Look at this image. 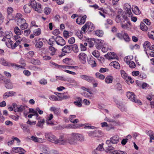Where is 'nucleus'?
Here are the masks:
<instances>
[{
  "mask_svg": "<svg viewBox=\"0 0 154 154\" xmlns=\"http://www.w3.org/2000/svg\"><path fill=\"white\" fill-rule=\"evenodd\" d=\"M83 32L82 31L76 30L75 31V34L80 39H81L83 37L82 33Z\"/></svg>",
  "mask_w": 154,
  "mask_h": 154,
  "instance_id": "obj_26",
  "label": "nucleus"
},
{
  "mask_svg": "<svg viewBox=\"0 0 154 154\" xmlns=\"http://www.w3.org/2000/svg\"><path fill=\"white\" fill-rule=\"evenodd\" d=\"M94 42L95 47L98 49H101L104 44L106 43H104L103 40L97 39H95Z\"/></svg>",
  "mask_w": 154,
  "mask_h": 154,
  "instance_id": "obj_7",
  "label": "nucleus"
},
{
  "mask_svg": "<svg viewBox=\"0 0 154 154\" xmlns=\"http://www.w3.org/2000/svg\"><path fill=\"white\" fill-rule=\"evenodd\" d=\"M86 17L87 16L86 15H84L82 17L79 16L76 19V22L78 24L82 25L86 21Z\"/></svg>",
  "mask_w": 154,
  "mask_h": 154,
  "instance_id": "obj_10",
  "label": "nucleus"
},
{
  "mask_svg": "<svg viewBox=\"0 0 154 154\" xmlns=\"http://www.w3.org/2000/svg\"><path fill=\"white\" fill-rule=\"evenodd\" d=\"M131 101L132 102H134L135 103H137L139 104V105H141L142 104L140 100H136V98L134 99L131 98Z\"/></svg>",
  "mask_w": 154,
  "mask_h": 154,
  "instance_id": "obj_62",
  "label": "nucleus"
},
{
  "mask_svg": "<svg viewBox=\"0 0 154 154\" xmlns=\"http://www.w3.org/2000/svg\"><path fill=\"white\" fill-rule=\"evenodd\" d=\"M14 111L15 112H22L27 108V107L24 105H17L15 103H12Z\"/></svg>",
  "mask_w": 154,
  "mask_h": 154,
  "instance_id": "obj_5",
  "label": "nucleus"
},
{
  "mask_svg": "<svg viewBox=\"0 0 154 154\" xmlns=\"http://www.w3.org/2000/svg\"><path fill=\"white\" fill-rule=\"evenodd\" d=\"M45 138L49 141L56 144H64L66 142L65 140L62 139H55V137L51 132H46L45 133Z\"/></svg>",
  "mask_w": 154,
  "mask_h": 154,
  "instance_id": "obj_2",
  "label": "nucleus"
},
{
  "mask_svg": "<svg viewBox=\"0 0 154 154\" xmlns=\"http://www.w3.org/2000/svg\"><path fill=\"white\" fill-rule=\"evenodd\" d=\"M13 9L11 7H9L7 8V13L8 14V17L10 20L13 19V17L12 15V13L13 11Z\"/></svg>",
  "mask_w": 154,
  "mask_h": 154,
  "instance_id": "obj_14",
  "label": "nucleus"
},
{
  "mask_svg": "<svg viewBox=\"0 0 154 154\" xmlns=\"http://www.w3.org/2000/svg\"><path fill=\"white\" fill-rule=\"evenodd\" d=\"M49 99L52 100L57 101L62 100V97L59 96L58 97H56L55 96L52 95L49 97Z\"/></svg>",
  "mask_w": 154,
  "mask_h": 154,
  "instance_id": "obj_27",
  "label": "nucleus"
},
{
  "mask_svg": "<svg viewBox=\"0 0 154 154\" xmlns=\"http://www.w3.org/2000/svg\"><path fill=\"white\" fill-rule=\"evenodd\" d=\"M111 143L114 144H116L119 142V137L117 135H115L110 138Z\"/></svg>",
  "mask_w": 154,
  "mask_h": 154,
  "instance_id": "obj_16",
  "label": "nucleus"
},
{
  "mask_svg": "<svg viewBox=\"0 0 154 154\" xmlns=\"http://www.w3.org/2000/svg\"><path fill=\"white\" fill-rule=\"evenodd\" d=\"M123 38L124 39L125 42H128L130 41V38L129 36L127 33L125 32V31L124 33L123 34Z\"/></svg>",
  "mask_w": 154,
  "mask_h": 154,
  "instance_id": "obj_30",
  "label": "nucleus"
},
{
  "mask_svg": "<svg viewBox=\"0 0 154 154\" xmlns=\"http://www.w3.org/2000/svg\"><path fill=\"white\" fill-rule=\"evenodd\" d=\"M39 82L41 85H45L47 83V80L44 78L40 80Z\"/></svg>",
  "mask_w": 154,
  "mask_h": 154,
  "instance_id": "obj_59",
  "label": "nucleus"
},
{
  "mask_svg": "<svg viewBox=\"0 0 154 154\" xmlns=\"http://www.w3.org/2000/svg\"><path fill=\"white\" fill-rule=\"evenodd\" d=\"M78 57L82 63L84 64L86 62L87 55L85 53H80L78 56Z\"/></svg>",
  "mask_w": 154,
  "mask_h": 154,
  "instance_id": "obj_12",
  "label": "nucleus"
},
{
  "mask_svg": "<svg viewBox=\"0 0 154 154\" xmlns=\"http://www.w3.org/2000/svg\"><path fill=\"white\" fill-rule=\"evenodd\" d=\"M147 134L150 137L152 138L153 140H154V133L151 131H146Z\"/></svg>",
  "mask_w": 154,
  "mask_h": 154,
  "instance_id": "obj_48",
  "label": "nucleus"
},
{
  "mask_svg": "<svg viewBox=\"0 0 154 154\" xmlns=\"http://www.w3.org/2000/svg\"><path fill=\"white\" fill-rule=\"evenodd\" d=\"M116 20L118 23H124L125 21L127 23H129L128 18L125 16L117 15L116 18Z\"/></svg>",
  "mask_w": 154,
  "mask_h": 154,
  "instance_id": "obj_6",
  "label": "nucleus"
},
{
  "mask_svg": "<svg viewBox=\"0 0 154 154\" xmlns=\"http://www.w3.org/2000/svg\"><path fill=\"white\" fill-rule=\"evenodd\" d=\"M117 106L122 112H126L127 111V109L125 107L124 104L122 103H119Z\"/></svg>",
  "mask_w": 154,
  "mask_h": 154,
  "instance_id": "obj_31",
  "label": "nucleus"
},
{
  "mask_svg": "<svg viewBox=\"0 0 154 154\" xmlns=\"http://www.w3.org/2000/svg\"><path fill=\"white\" fill-rule=\"evenodd\" d=\"M50 110L53 112L54 114L57 116L59 115L60 112L61 110L60 108H57L54 106H52L50 108Z\"/></svg>",
  "mask_w": 154,
  "mask_h": 154,
  "instance_id": "obj_15",
  "label": "nucleus"
},
{
  "mask_svg": "<svg viewBox=\"0 0 154 154\" xmlns=\"http://www.w3.org/2000/svg\"><path fill=\"white\" fill-rule=\"evenodd\" d=\"M75 39L74 37H72L69 39L68 42L70 44H72L75 42Z\"/></svg>",
  "mask_w": 154,
  "mask_h": 154,
  "instance_id": "obj_64",
  "label": "nucleus"
},
{
  "mask_svg": "<svg viewBox=\"0 0 154 154\" xmlns=\"http://www.w3.org/2000/svg\"><path fill=\"white\" fill-rule=\"evenodd\" d=\"M83 126H85V128H91V126L88 125V124H81V125H78L76 124L73 126V128H79L81 127H82Z\"/></svg>",
  "mask_w": 154,
  "mask_h": 154,
  "instance_id": "obj_28",
  "label": "nucleus"
},
{
  "mask_svg": "<svg viewBox=\"0 0 154 154\" xmlns=\"http://www.w3.org/2000/svg\"><path fill=\"white\" fill-rule=\"evenodd\" d=\"M14 31L15 34L18 35H20L23 32L17 26L14 28Z\"/></svg>",
  "mask_w": 154,
  "mask_h": 154,
  "instance_id": "obj_33",
  "label": "nucleus"
},
{
  "mask_svg": "<svg viewBox=\"0 0 154 154\" xmlns=\"http://www.w3.org/2000/svg\"><path fill=\"white\" fill-rule=\"evenodd\" d=\"M95 34L97 36L100 37L103 35V32L102 30H97L95 31Z\"/></svg>",
  "mask_w": 154,
  "mask_h": 154,
  "instance_id": "obj_38",
  "label": "nucleus"
},
{
  "mask_svg": "<svg viewBox=\"0 0 154 154\" xmlns=\"http://www.w3.org/2000/svg\"><path fill=\"white\" fill-rule=\"evenodd\" d=\"M87 26V30L89 32H91L94 29V25L91 22H88L86 23Z\"/></svg>",
  "mask_w": 154,
  "mask_h": 154,
  "instance_id": "obj_17",
  "label": "nucleus"
},
{
  "mask_svg": "<svg viewBox=\"0 0 154 154\" xmlns=\"http://www.w3.org/2000/svg\"><path fill=\"white\" fill-rule=\"evenodd\" d=\"M111 63L112 64L111 65H112L114 67V68L117 69H120V65L119 63H118V62L114 61L112 63Z\"/></svg>",
  "mask_w": 154,
  "mask_h": 154,
  "instance_id": "obj_35",
  "label": "nucleus"
},
{
  "mask_svg": "<svg viewBox=\"0 0 154 154\" xmlns=\"http://www.w3.org/2000/svg\"><path fill=\"white\" fill-rule=\"evenodd\" d=\"M113 79V78L112 76L109 75L106 77L105 80V81L106 83H111L112 82Z\"/></svg>",
  "mask_w": 154,
  "mask_h": 154,
  "instance_id": "obj_24",
  "label": "nucleus"
},
{
  "mask_svg": "<svg viewBox=\"0 0 154 154\" xmlns=\"http://www.w3.org/2000/svg\"><path fill=\"white\" fill-rule=\"evenodd\" d=\"M45 122V119H43L42 120H40V121H39L37 124V126L40 127L41 128H42L43 126V125L44 123Z\"/></svg>",
  "mask_w": 154,
  "mask_h": 154,
  "instance_id": "obj_41",
  "label": "nucleus"
},
{
  "mask_svg": "<svg viewBox=\"0 0 154 154\" xmlns=\"http://www.w3.org/2000/svg\"><path fill=\"white\" fill-rule=\"evenodd\" d=\"M20 28L24 30L27 28L28 26L27 23L26 22L25 23L20 25Z\"/></svg>",
  "mask_w": 154,
  "mask_h": 154,
  "instance_id": "obj_61",
  "label": "nucleus"
},
{
  "mask_svg": "<svg viewBox=\"0 0 154 154\" xmlns=\"http://www.w3.org/2000/svg\"><path fill=\"white\" fill-rule=\"evenodd\" d=\"M95 75L97 78L100 80H103L105 78L104 75L99 72H96L95 74Z\"/></svg>",
  "mask_w": 154,
  "mask_h": 154,
  "instance_id": "obj_32",
  "label": "nucleus"
},
{
  "mask_svg": "<svg viewBox=\"0 0 154 154\" xmlns=\"http://www.w3.org/2000/svg\"><path fill=\"white\" fill-rule=\"evenodd\" d=\"M3 82L7 88L11 89L12 88L13 85L9 79H7L4 77Z\"/></svg>",
  "mask_w": 154,
  "mask_h": 154,
  "instance_id": "obj_11",
  "label": "nucleus"
},
{
  "mask_svg": "<svg viewBox=\"0 0 154 154\" xmlns=\"http://www.w3.org/2000/svg\"><path fill=\"white\" fill-rule=\"evenodd\" d=\"M31 62L33 64L35 65H38L40 63V62L38 60L34 59H32L31 60Z\"/></svg>",
  "mask_w": 154,
  "mask_h": 154,
  "instance_id": "obj_39",
  "label": "nucleus"
},
{
  "mask_svg": "<svg viewBox=\"0 0 154 154\" xmlns=\"http://www.w3.org/2000/svg\"><path fill=\"white\" fill-rule=\"evenodd\" d=\"M62 51L65 53H69L71 52V45H66L62 49Z\"/></svg>",
  "mask_w": 154,
  "mask_h": 154,
  "instance_id": "obj_18",
  "label": "nucleus"
},
{
  "mask_svg": "<svg viewBox=\"0 0 154 154\" xmlns=\"http://www.w3.org/2000/svg\"><path fill=\"white\" fill-rule=\"evenodd\" d=\"M71 51H72L75 53H77L79 51V49L77 45L76 44H74L71 45Z\"/></svg>",
  "mask_w": 154,
  "mask_h": 154,
  "instance_id": "obj_34",
  "label": "nucleus"
},
{
  "mask_svg": "<svg viewBox=\"0 0 154 154\" xmlns=\"http://www.w3.org/2000/svg\"><path fill=\"white\" fill-rule=\"evenodd\" d=\"M15 94L16 92L13 91L6 92L4 94L3 97L4 99L6 98L9 97L14 95Z\"/></svg>",
  "mask_w": 154,
  "mask_h": 154,
  "instance_id": "obj_21",
  "label": "nucleus"
},
{
  "mask_svg": "<svg viewBox=\"0 0 154 154\" xmlns=\"http://www.w3.org/2000/svg\"><path fill=\"white\" fill-rule=\"evenodd\" d=\"M108 45L106 43L104 44L102 48V51L104 53H105L108 51Z\"/></svg>",
  "mask_w": 154,
  "mask_h": 154,
  "instance_id": "obj_46",
  "label": "nucleus"
},
{
  "mask_svg": "<svg viewBox=\"0 0 154 154\" xmlns=\"http://www.w3.org/2000/svg\"><path fill=\"white\" fill-rule=\"evenodd\" d=\"M127 64L129 65L130 67L131 68H134L136 66L135 63L133 61H131Z\"/></svg>",
  "mask_w": 154,
  "mask_h": 154,
  "instance_id": "obj_55",
  "label": "nucleus"
},
{
  "mask_svg": "<svg viewBox=\"0 0 154 154\" xmlns=\"http://www.w3.org/2000/svg\"><path fill=\"white\" fill-rule=\"evenodd\" d=\"M55 42V38H54V36H52L49 39L48 44L51 45H53Z\"/></svg>",
  "mask_w": 154,
  "mask_h": 154,
  "instance_id": "obj_36",
  "label": "nucleus"
},
{
  "mask_svg": "<svg viewBox=\"0 0 154 154\" xmlns=\"http://www.w3.org/2000/svg\"><path fill=\"white\" fill-rule=\"evenodd\" d=\"M132 58H133L131 57L130 56H127L124 58V60L126 63L127 64H128L131 61V59H132Z\"/></svg>",
  "mask_w": 154,
  "mask_h": 154,
  "instance_id": "obj_56",
  "label": "nucleus"
},
{
  "mask_svg": "<svg viewBox=\"0 0 154 154\" xmlns=\"http://www.w3.org/2000/svg\"><path fill=\"white\" fill-rule=\"evenodd\" d=\"M31 138V139L35 142L42 143L44 140V139H42V138H38L34 136H32Z\"/></svg>",
  "mask_w": 154,
  "mask_h": 154,
  "instance_id": "obj_25",
  "label": "nucleus"
},
{
  "mask_svg": "<svg viewBox=\"0 0 154 154\" xmlns=\"http://www.w3.org/2000/svg\"><path fill=\"white\" fill-rule=\"evenodd\" d=\"M140 29L144 31H146L147 29V26L143 23H141L140 26Z\"/></svg>",
  "mask_w": 154,
  "mask_h": 154,
  "instance_id": "obj_37",
  "label": "nucleus"
},
{
  "mask_svg": "<svg viewBox=\"0 0 154 154\" xmlns=\"http://www.w3.org/2000/svg\"><path fill=\"white\" fill-rule=\"evenodd\" d=\"M105 56L109 59H117V56L114 52H111L108 53L105 55Z\"/></svg>",
  "mask_w": 154,
  "mask_h": 154,
  "instance_id": "obj_13",
  "label": "nucleus"
},
{
  "mask_svg": "<svg viewBox=\"0 0 154 154\" xmlns=\"http://www.w3.org/2000/svg\"><path fill=\"white\" fill-rule=\"evenodd\" d=\"M13 43V42L11 39H8L7 40V42H5L6 45L8 47L11 48V46L12 45V44Z\"/></svg>",
  "mask_w": 154,
  "mask_h": 154,
  "instance_id": "obj_47",
  "label": "nucleus"
},
{
  "mask_svg": "<svg viewBox=\"0 0 154 154\" xmlns=\"http://www.w3.org/2000/svg\"><path fill=\"white\" fill-rule=\"evenodd\" d=\"M55 42L58 45L61 46H63L66 44L65 41L60 36H57L55 38Z\"/></svg>",
  "mask_w": 154,
  "mask_h": 154,
  "instance_id": "obj_9",
  "label": "nucleus"
},
{
  "mask_svg": "<svg viewBox=\"0 0 154 154\" xmlns=\"http://www.w3.org/2000/svg\"><path fill=\"white\" fill-rule=\"evenodd\" d=\"M30 5L35 11L41 13L42 11L41 6L40 4H37L34 0H31L30 1Z\"/></svg>",
  "mask_w": 154,
  "mask_h": 154,
  "instance_id": "obj_4",
  "label": "nucleus"
},
{
  "mask_svg": "<svg viewBox=\"0 0 154 154\" xmlns=\"http://www.w3.org/2000/svg\"><path fill=\"white\" fill-rule=\"evenodd\" d=\"M63 140H66L64 144L67 142L71 145H75L77 144L78 141H83L84 138L81 134L77 133H73L69 135L67 139Z\"/></svg>",
  "mask_w": 154,
  "mask_h": 154,
  "instance_id": "obj_1",
  "label": "nucleus"
},
{
  "mask_svg": "<svg viewBox=\"0 0 154 154\" xmlns=\"http://www.w3.org/2000/svg\"><path fill=\"white\" fill-rule=\"evenodd\" d=\"M87 61L89 64L91 65L92 67H95L97 65L93 57L90 58L89 59H88Z\"/></svg>",
  "mask_w": 154,
  "mask_h": 154,
  "instance_id": "obj_19",
  "label": "nucleus"
},
{
  "mask_svg": "<svg viewBox=\"0 0 154 154\" xmlns=\"http://www.w3.org/2000/svg\"><path fill=\"white\" fill-rule=\"evenodd\" d=\"M80 77L81 79L90 83L93 82H95L94 78L91 76L84 75H80Z\"/></svg>",
  "mask_w": 154,
  "mask_h": 154,
  "instance_id": "obj_8",
  "label": "nucleus"
},
{
  "mask_svg": "<svg viewBox=\"0 0 154 154\" xmlns=\"http://www.w3.org/2000/svg\"><path fill=\"white\" fill-rule=\"evenodd\" d=\"M6 32L2 30V28L0 27V37H2L4 36L5 35Z\"/></svg>",
  "mask_w": 154,
  "mask_h": 154,
  "instance_id": "obj_60",
  "label": "nucleus"
},
{
  "mask_svg": "<svg viewBox=\"0 0 154 154\" xmlns=\"http://www.w3.org/2000/svg\"><path fill=\"white\" fill-rule=\"evenodd\" d=\"M125 23L124 24V23H121V27L122 28H123L124 29H127L128 28V24L127 23H128L129 24H130V22L129 21V23H127L126 21H125Z\"/></svg>",
  "mask_w": 154,
  "mask_h": 154,
  "instance_id": "obj_40",
  "label": "nucleus"
},
{
  "mask_svg": "<svg viewBox=\"0 0 154 154\" xmlns=\"http://www.w3.org/2000/svg\"><path fill=\"white\" fill-rule=\"evenodd\" d=\"M24 12L26 13H29L31 10V7L29 4H26L23 7Z\"/></svg>",
  "mask_w": 154,
  "mask_h": 154,
  "instance_id": "obj_20",
  "label": "nucleus"
},
{
  "mask_svg": "<svg viewBox=\"0 0 154 154\" xmlns=\"http://www.w3.org/2000/svg\"><path fill=\"white\" fill-rule=\"evenodd\" d=\"M26 22V20L23 18L18 19L17 20V23L18 26H20L23 24L25 23Z\"/></svg>",
  "mask_w": 154,
  "mask_h": 154,
  "instance_id": "obj_29",
  "label": "nucleus"
},
{
  "mask_svg": "<svg viewBox=\"0 0 154 154\" xmlns=\"http://www.w3.org/2000/svg\"><path fill=\"white\" fill-rule=\"evenodd\" d=\"M43 44L42 42L39 41L36 43L35 45V46L37 48H40L43 45Z\"/></svg>",
  "mask_w": 154,
  "mask_h": 154,
  "instance_id": "obj_54",
  "label": "nucleus"
},
{
  "mask_svg": "<svg viewBox=\"0 0 154 154\" xmlns=\"http://www.w3.org/2000/svg\"><path fill=\"white\" fill-rule=\"evenodd\" d=\"M125 31H122L121 33H119L117 34V36L120 39H122L123 38V34Z\"/></svg>",
  "mask_w": 154,
  "mask_h": 154,
  "instance_id": "obj_58",
  "label": "nucleus"
},
{
  "mask_svg": "<svg viewBox=\"0 0 154 154\" xmlns=\"http://www.w3.org/2000/svg\"><path fill=\"white\" fill-rule=\"evenodd\" d=\"M12 150L14 152L16 153L19 152H25V150L23 148L21 147L13 148Z\"/></svg>",
  "mask_w": 154,
  "mask_h": 154,
  "instance_id": "obj_22",
  "label": "nucleus"
},
{
  "mask_svg": "<svg viewBox=\"0 0 154 154\" xmlns=\"http://www.w3.org/2000/svg\"><path fill=\"white\" fill-rule=\"evenodd\" d=\"M115 88L117 90L120 91L122 90V87L121 85L119 83H117L115 86Z\"/></svg>",
  "mask_w": 154,
  "mask_h": 154,
  "instance_id": "obj_52",
  "label": "nucleus"
},
{
  "mask_svg": "<svg viewBox=\"0 0 154 154\" xmlns=\"http://www.w3.org/2000/svg\"><path fill=\"white\" fill-rule=\"evenodd\" d=\"M127 97L131 101V99L132 98L133 99H135V96L134 94V93L131 92H128L127 93Z\"/></svg>",
  "mask_w": 154,
  "mask_h": 154,
  "instance_id": "obj_23",
  "label": "nucleus"
},
{
  "mask_svg": "<svg viewBox=\"0 0 154 154\" xmlns=\"http://www.w3.org/2000/svg\"><path fill=\"white\" fill-rule=\"evenodd\" d=\"M49 48L50 50L52 52L50 54L51 55V56L54 55L56 52V49L52 46H50Z\"/></svg>",
  "mask_w": 154,
  "mask_h": 154,
  "instance_id": "obj_45",
  "label": "nucleus"
},
{
  "mask_svg": "<svg viewBox=\"0 0 154 154\" xmlns=\"http://www.w3.org/2000/svg\"><path fill=\"white\" fill-rule=\"evenodd\" d=\"M1 64L5 66L9 67L12 66L16 69H18V68H22L23 66L20 65H18L14 63H9L6 61L4 58H2L0 59Z\"/></svg>",
  "mask_w": 154,
  "mask_h": 154,
  "instance_id": "obj_3",
  "label": "nucleus"
},
{
  "mask_svg": "<svg viewBox=\"0 0 154 154\" xmlns=\"http://www.w3.org/2000/svg\"><path fill=\"white\" fill-rule=\"evenodd\" d=\"M41 33V29L40 28H39L35 30L34 32V35L36 36H38L40 35Z\"/></svg>",
  "mask_w": 154,
  "mask_h": 154,
  "instance_id": "obj_53",
  "label": "nucleus"
},
{
  "mask_svg": "<svg viewBox=\"0 0 154 154\" xmlns=\"http://www.w3.org/2000/svg\"><path fill=\"white\" fill-rule=\"evenodd\" d=\"M151 45L150 43L147 41H146L143 44V47L145 49L149 48L150 47Z\"/></svg>",
  "mask_w": 154,
  "mask_h": 154,
  "instance_id": "obj_49",
  "label": "nucleus"
},
{
  "mask_svg": "<svg viewBox=\"0 0 154 154\" xmlns=\"http://www.w3.org/2000/svg\"><path fill=\"white\" fill-rule=\"evenodd\" d=\"M110 154H126V153L122 151L115 150L112 151Z\"/></svg>",
  "mask_w": 154,
  "mask_h": 154,
  "instance_id": "obj_44",
  "label": "nucleus"
},
{
  "mask_svg": "<svg viewBox=\"0 0 154 154\" xmlns=\"http://www.w3.org/2000/svg\"><path fill=\"white\" fill-rule=\"evenodd\" d=\"M92 55L95 57H97L99 56V54L98 51H94L92 53Z\"/></svg>",
  "mask_w": 154,
  "mask_h": 154,
  "instance_id": "obj_63",
  "label": "nucleus"
},
{
  "mask_svg": "<svg viewBox=\"0 0 154 154\" xmlns=\"http://www.w3.org/2000/svg\"><path fill=\"white\" fill-rule=\"evenodd\" d=\"M148 35L149 38L154 40V31L148 32Z\"/></svg>",
  "mask_w": 154,
  "mask_h": 154,
  "instance_id": "obj_50",
  "label": "nucleus"
},
{
  "mask_svg": "<svg viewBox=\"0 0 154 154\" xmlns=\"http://www.w3.org/2000/svg\"><path fill=\"white\" fill-rule=\"evenodd\" d=\"M125 10V12L126 14H128L129 17L131 16L132 13H131V9L126 8Z\"/></svg>",
  "mask_w": 154,
  "mask_h": 154,
  "instance_id": "obj_51",
  "label": "nucleus"
},
{
  "mask_svg": "<svg viewBox=\"0 0 154 154\" xmlns=\"http://www.w3.org/2000/svg\"><path fill=\"white\" fill-rule=\"evenodd\" d=\"M121 73L122 77L125 79H127L128 78V75L123 70H121Z\"/></svg>",
  "mask_w": 154,
  "mask_h": 154,
  "instance_id": "obj_42",
  "label": "nucleus"
},
{
  "mask_svg": "<svg viewBox=\"0 0 154 154\" xmlns=\"http://www.w3.org/2000/svg\"><path fill=\"white\" fill-rule=\"evenodd\" d=\"M20 41L19 40L17 41L16 42L11 46L12 49H15L18 45L20 44Z\"/></svg>",
  "mask_w": 154,
  "mask_h": 154,
  "instance_id": "obj_57",
  "label": "nucleus"
},
{
  "mask_svg": "<svg viewBox=\"0 0 154 154\" xmlns=\"http://www.w3.org/2000/svg\"><path fill=\"white\" fill-rule=\"evenodd\" d=\"M42 151L45 154H48L49 152V149L47 147L44 146L42 148Z\"/></svg>",
  "mask_w": 154,
  "mask_h": 154,
  "instance_id": "obj_43",
  "label": "nucleus"
}]
</instances>
